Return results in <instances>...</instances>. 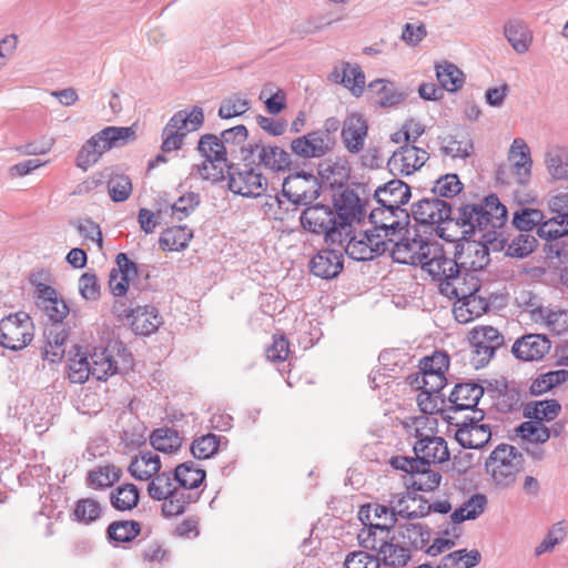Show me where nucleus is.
Masks as SVG:
<instances>
[{"label": "nucleus", "mask_w": 568, "mask_h": 568, "mask_svg": "<svg viewBox=\"0 0 568 568\" xmlns=\"http://www.w3.org/2000/svg\"><path fill=\"white\" fill-rule=\"evenodd\" d=\"M507 220V209L495 194L487 195L481 203L463 204L453 209L452 220L447 226L455 225L460 230L464 240L470 239L476 232L488 233L500 229Z\"/></svg>", "instance_id": "obj_1"}, {"label": "nucleus", "mask_w": 568, "mask_h": 568, "mask_svg": "<svg viewBox=\"0 0 568 568\" xmlns=\"http://www.w3.org/2000/svg\"><path fill=\"white\" fill-rule=\"evenodd\" d=\"M133 126H106L91 136L78 152L75 164L87 171L95 164L102 154L112 148H119L134 141Z\"/></svg>", "instance_id": "obj_2"}, {"label": "nucleus", "mask_w": 568, "mask_h": 568, "mask_svg": "<svg viewBox=\"0 0 568 568\" xmlns=\"http://www.w3.org/2000/svg\"><path fill=\"white\" fill-rule=\"evenodd\" d=\"M300 222L305 231L324 235L326 243L344 246L345 237L337 225L333 206L322 203L308 204L301 213Z\"/></svg>", "instance_id": "obj_3"}, {"label": "nucleus", "mask_w": 568, "mask_h": 568, "mask_svg": "<svg viewBox=\"0 0 568 568\" xmlns=\"http://www.w3.org/2000/svg\"><path fill=\"white\" fill-rule=\"evenodd\" d=\"M524 456L514 446L499 444L486 460V470L494 483L503 488L511 486L523 468Z\"/></svg>", "instance_id": "obj_4"}, {"label": "nucleus", "mask_w": 568, "mask_h": 568, "mask_svg": "<svg viewBox=\"0 0 568 568\" xmlns=\"http://www.w3.org/2000/svg\"><path fill=\"white\" fill-rule=\"evenodd\" d=\"M204 122V112L200 106H193L187 110L175 112L162 131V152L180 150L185 136L202 126Z\"/></svg>", "instance_id": "obj_5"}, {"label": "nucleus", "mask_w": 568, "mask_h": 568, "mask_svg": "<svg viewBox=\"0 0 568 568\" xmlns=\"http://www.w3.org/2000/svg\"><path fill=\"white\" fill-rule=\"evenodd\" d=\"M196 150L205 159L197 168L201 178L213 182L223 181L229 165L224 142L217 135L206 133L200 138Z\"/></svg>", "instance_id": "obj_6"}, {"label": "nucleus", "mask_w": 568, "mask_h": 568, "mask_svg": "<svg viewBox=\"0 0 568 568\" xmlns=\"http://www.w3.org/2000/svg\"><path fill=\"white\" fill-rule=\"evenodd\" d=\"M322 192V185L313 173L297 172L286 176L282 184V191L275 196L281 207L282 197L295 206H306L317 200Z\"/></svg>", "instance_id": "obj_7"}, {"label": "nucleus", "mask_w": 568, "mask_h": 568, "mask_svg": "<svg viewBox=\"0 0 568 568\" xmlns=\"http://www.w3.org/2000/svg\"><path fill=\"white\" fill-rule=\"evenodd\" d=\"M241 151L243 161L264 166L274 173L290 171L294 165L292 153L275 144L250 142Z\"/></svg>", "instance_id": "obj_8"}, {"label": "nucleus", "mask_w": 568, "mask_h": 568, "mask_svg": "<svg viewBox=\"0 0 568 568\" xmlns=\"http://www.w3.org/2000/svg\"><path fill=\"white\" fill-rule=\"evenodd\" d=\"M417 433V440L414 444L413 450L415 456H395V464L400 466L406 465L412 467L416 465H433L443 464L449 460L450 453L447 446V442L443 437L428 436Z\"/></svg>", "instance_id": "obj_9"}, {"label": "nucleus", "mask_w": 568, "mask_h": 568, "mask_svg": "<svg viewBox=\"0 0 568 568\" xmlns=\"http://www.w3.org/2000/svg\"><path fill=\"white\" fill-rule=\"evenodd\" d=\"M436 242H432L428 237L420 235L416 226L406 229V236L398 242L390 243V256L394 262L423 266L425 260L429 255L430 247Z\"/></svg>", "instance_id": "obj_10"}, {"label": "nucleus", "mask_w": 568, "mask_h": 568, "mask_svg": "<svg viewBox=\"0 0 568 568\" xmlns=\"http://www.w3.org/2000/svg\"><path fill=\"white\" fill-rule=\"evenodd\" d=\"M453 206L446 200L433 196L430 193L412 205V215L417 224L425 229L439 230V235L445 237V230L442 224H448L452 220Z\"/></svg>", "instance_id": "obj_11"}, {"label": "nucleus", "mask_w": 568, "mask_h": 568, "mask_svg": "<svg viewBox=\"0 0 568 568\" xmlns=\"http://www.w3.org/2000/svg\"><path fill=\"white\" fill-rule=\"evenodd\" d=\"M248 164L250 162L243 165L233 163L227 165L225 171L227 185L234 194L257 197L265 192L267 181L257 168H252Z\"/></svg>", "instance_id": "obj_12"}, {"label": "nucleus", "mask_w": 568, "mask_h": 568, "mask_svg": "<svg viewBox=\"0 0 568 568\" xmlns=\"http://www.w3.org/2000/svg\"><path fill=\"white\" fill-rule=\"evenodd\" d=\"M33 339V323L26 312H17L0 321V345L11 351L27 347Z\"/></svg>", "instance_id": "obj_13"}, {"label": "nucleus", "mask_w": 568, "mask_h": 568, "mask_svg": "<svg viewBox=\"0 0 568 568\" xmlns=\"http://www.w3.org/2000/svg\"><path fill=\"white\" fill-rule=\"evenodd\" d=\"M345 242V253L352 260L365 262L374 260L388 251L389 243H393V239L384 240L381 233L366 230L358 235H353L348 240L346 239Z\"/></svg>", "instance_id": "obj_14"}, {"label": "nucleus", "mask_w": 568, "mask_h": 568, "mask_svg": "<svg viewBox=\"0 0 568 568\" xmlns=\"http://www.w3.org/2000/svg\"><path fill=\"white\" fill-rule=\"evenodd\" d=\"M448 257L437 242L430 247L428 258L423 263L422 270L427 272L433 281L438 283V290L442 295H445L444 284L453 282L454 277L462 267L459 256Z\"/></svg>", "instance_id": "obj_15"}, {"label": "nucleus", "mask_w": 568, "mask_h": 568, "mask_svg": "<svg viewBox=\"0 0 568 568\" xmlns=\"http://www.w3.org/2000/svg\"><path fill=\"white\" fill-rule=\"evenodd\" d=\"M333 207L337 225H339L345 239L349 235L352 224L354 222L361 223L366 216V204H363L355 191L349 189L344 190L337 197H334Z\"/></svg>", "instance_id": "obj_16"}, {"label": "nucleus", "mask_w": 568, "mask_h": 568, "mask_svg": "<svg viewBox=\"0 0 568 568\" xmlns=\"http://www.w3.org/2000/svg\"><path fill=\"white\" fill-rule=\"evenodd\" d=\"M496 232L483 233L478 240H465V243L457 245L456 255L459 256L462 267L465 271L477 272L484 270L490 258L487 243L495 240Z\"/></svg>", "instance_id": "obj_17"}, {"label": "nucleus", "mask_w": 568, "mask_h": 568, "mask_svg": "<svg viewBox=\"0 0 568 568\" xmlns=\"http://www.w3.org/2000/svg\"><path fill=\"white\" fill-rule=\"evenodd\" d=\"M551 214V217L539 225L537 235L546 240L544 252L547 257L554 258L565 254V246L559 242V239L568 235V214Z\"/></svg>", "instance_id": "obj_18"}, {"label": "nucleus", "mask_w": 568, "mask_h": 568, "mask_svg": "<svg viewBox=\"0 0 568 568\" xmlns=\"http://www.w3.org/2000/svg\"><path fill=\"white\" fill-rule=\"evenodd\" d=\"M369 222L373 225L372 231L381 233L382 239L389 240L397 230L408 225L409 214L405 209L384 207L377 205L369 213Z\"/></svg>", "instance_id": "obj_19"}, {"label": "nucleus", "mask_w": 568, "mask_h": 568, "mask_svg": "<svg viewBox=\"0 0 568 568\" xmlns=\"http://www.w3.org/2000/svg\"><path fill=\"white\" fill-rule=\"evenodd\" d=\"M390 466L396 470H402L408 475L406 478V486L414 491H433L442 481L439 471L430 468V465H416L412 467L395 464V456L389 460Z\"/></svg>", "instance_id": "obj_20"}, {"label": "nucleus", "mask_w": 568, "mask_h": 568, "mask_svg": "<svg viewBox=\"0 0 568 568\" xmlns=\"http://www.w3.org/2000/svg\"><path fill=\"white\" fill-rule=\"evenodd\" d=\"M428 159L429 155L424 149L405 144L393 153L387 165L390 172L409 175L419 170Z\"/></svg>", "instance_id": "obj_21"}, {"label": "nucleus", "mask_w": 568, "mask_h": 568, "mask_svg": "<svg viewBox=\"0 0 568 568\" xmlns=\"http://www.w3.org/2000/svg\"><path fill=\"white\" fill-rule=\"evenodd\" d=\"M290 148L292 154L302 160L321 159L333 150L315 130L293 139Z\"/></svg>", "instance_id": "obj_22"}, {"label": "nucleus", "mask_w": 568, "mask_h": 568, "mask_svg": "<svg viewBox=\"0 0 568 568\" xmlns=\"http://www.w3.org/2000/svg\"><path fill=\"white\" fill-rule=\"evenodd\" d=\"M551 347V342L544 334H526L516 339L511 352L520 361L534 362L541 359Z\"/></svg>", "instance_id": "obj_23"}, {"label": "nucleus", "mask_w": 568, "mask_h": 568, "mask_svg": "<svg viewBox=\"0 0 568 568\" xmlns=\"http://www.w3.org/2000/svg\"><path fill=\"white\" fill-rule=\"evenodd\" d=\"M313 275L331 280L336 277L344 267V255L339 248H324L318 251L310 262Z\"/></svg>", "instance_id": "obj_24"}, {"label": "nucleus", "mask_w": 568, "mask_h": 568, "mask_svg": "<svg viewBox=\"0 0 568 568\" xmlns=\"http://www.w3.org/2000/svg\"><path fill=\"white\" fill-rule=\"evenodd\" d=\"M397 521L396 517H388V521L382 520L376 521L371 527H365L358 534V540L363 548L374 550L378 552L385 545L395 540V536L392 534V529L395 527Z\"/></svg>", "instance_id": "obj_25"}, {"label": "nucleus", "mask_w": 568, "mask_h": 568, "mask_svg": "<svg viewBox=\"0 0 568 568\" xmlns=\"http://www.w3.org/2000/svg\"><path fill=\"white\" fill-rule=\"evenodd\" d=\"M483 395L484 387L478 383L469 382L456 384L448 397L450 405L447 407V412L452 414L474 409L477 407Z\"/></svg>", "instance_id": "obj_26"}, {"label": "nucleus", "mask_w": 568, "mask_h": 568, "mask_svg": "<svg viewBox=\"0 0 568 568\" xmlns=\"http://www.w3.org/2000/svg\"><path fill=\"white\" fill-rule=\"evenodd\" d=\"M412 196L410 187L402 180L394 179L379 185L374 192L377 205L384 207L403 209Z\"/></svg>", "instance_id": "obj_27"}, {"label": "nucleus", "mask_w": 568, "mask_h": 568, "mask_svg": "<svg viewBox=\"0 0 568 568\" xmlns=\"http://www.w3.org/2000/svg\"><path fill=\"white\" fill-rule=\"evenodd\" d=\"M118 267H113L109 275V287L114 296H123L129 288V282L138 276V266L125 253L115 257Z\"/></svg>", "instance_id": "obj_28"}, {"label": "nucleus", "mask_w": 568, "mask_h": 568, "mask_svg": "<svg viewBox=\"0 0 568 568\" xmlns=\"http://www.w3.org/2000/svg\"><path fill=\"white\" fill-rule=\"evenodd\" d=\"M452 426L457 427L455 432V439L464 448L480 449L491 439L493 434L489 424L471 426L459 424V420L455 418Z\"/></svg>", "instance_id": "obj_29"}, {"label": "nucleus", "mask_w": 568, "mask_h": 568, "mask_svg": "<svg viewBox=\"0 0 568 568\" xmlns=\"http://www.w3.org/2000/svg\"><path fill=\"white\" fill-rule=\"evenodd\" d=\"M367 130L368 126L363 115L352 113L345 119L342 139L348 152L358 153L363 149Z\"/></svg>", "instance_id": "obj_30"}, {"label": "nucleus", "mask_w": 568, "mask_h": 568, "mask_svg": "<svg viewBox=\"0 0 568 568\" xmlns=\"http://www.w3.org/2000/svg\"><path fill=\"white\" fill-rule=\"evenodd\" d=\"M479 288L480 281L478 276L460 268L453 282L444 284V296H447L449 300L455 298L459 302L463 298H469L470 296L477 295Z\"/></svg>", "instance_id": "obj_31"}, {"label": "nucleus", "mask_w": 568, "mask_h": 568, "mask_svg": "<svg viewBox=\"0 0 568 568\" xmlns=\"http://www.w3.org/2000/svg\"><path fill=\"white\" fill-rule=\"evenodd\" d=\"M508 160L511 163L517 183H526L531 174L532 161L530 150L524 139L517 138L513 141Z\"/></svg>", "instance_id": "obj_32"}, {"label": "nucleus", "mask_w": 568, "mask_h": 568, "mask_svg": "<svg viewBox=\"0 0 568 568\" xmlns=\"http://www.w3.org/2000/svg\"><path fill=\"white\" fill-rule=\"evenodd\" d=\"M131 318V328L135 334L149 336L161 325V316L154 306H136L126 314Z\"/></svg>", "instance_id": "obj_33"}, {"label": "nucleus", "mask_w": 568, "mask_h": 568, "mask_svg": "<svg viewBox=\"0 0 568 568\" xmlns=\"http://www.w3.org/2000/svg\"><path fill=\"white\" fill-rule=\"evenodd\" d=\"M368 92L375 97V103L382 108L399 104L405 94L397 90L394 82L385 79H376L368 84Z\"/></svg>", "instance_id": "obj_34"}, {"label": "nucleus", "mask_w": 568, "mask_h": 568, "mask_svg": "<svg viewBox=\"0 0 568 568\" xmlns=\"http://www.w3.org/2000/svg\"><path fill=\"white\" fill-rule=\"evenodd\" d=\"M336 82H341L354 97H361L365 90V74L358 64L343 63V69L332 73Z\"/></svg>", "instance_id": "obj_35"}, {"label": "nucleus", "mask_w": 568, "mask_h": 568, "mask_svg": "<svg viewBox=\"0 0 568 568\" xmlns=\"http://www.w3.org/2000/svg\"><path fill=\"white\" fill-rule=\"evenodd\" d=\"M199 499L200 493H191L176 487L163 499L162 515L166 518L179 516L185 511L187 505L196 503Z\"/></svg>", "instance_id": "obj_36"}, {"label": "nucleus", "mask_w": 568, "mask_h": 568, "mask_svg": "<svg viewBox=\"0 0 568 568\" xmlns=\"http://www.w3.org/2000/svg\"><path fill=\"white\" fill-rule=\"evenodd\" d=\"M160 469V457L152 452H141L140 456L134 457L128 467L130 475L138 480H149Z\"/></svg>", "instance_id": "obj_37"}, {"label": "nucleus", "mask_w": 568, "mask_h": 568, "mask_svg": "<svg viewBox=\"0 0 568 568\" xmlns=\"http://www.w3.org/2000/svg\"><path fill=\"white\" fill-rule=\"evenodd\" d=\"M504 34L517 53L523 54L528 51L532 37L524 21L509 20L504 27Z\"/></svg>", "instance_id": "obj_38"}, {"label": "nucleus", "mask_w": 568, "mask_h": 568, "mask_svg": "<svg viewBox=\"0 0 568 568\" xmlns=\"http://www.w3.org/2000/svg\"><path fill=\"white\" fill-rule=\"evenodd\" d=\"M561 412V405L557 399H544L529 402L524 406V417L538 422H551Z\"/></svg>", "instance_id": "obj_39"}, {"label": "nucleus", "mask_w": 568, "mask_h": 568, "mask_svg": "<svg viewBox=\"0 0 568 568\" xmlns=\"http://www.w3.org/2000/svg\"><path fill=\"white\" fill-rule=\"evenodd\" d=\"M205 477V470L199 468L192 460L181 463L175 467L176 483L184 490H192L200 487Z\"/></svg>", "instance_id": "obj_40"}, {"label": "nucleus", "mask_w": 568, "mask_h": 568, "mask_svg": "<svg viewBox=\"0 0 568 568\" xmlns=\"http://www.w3.org/2000/svg\"><path fill=\"white\" fill-rule=\"evenodd\" d=\"M376 557L384 567L402 568L408 564L412 555L408 548L392 540L376 552Z\"/></svg>", "instance_id": "obj_41"}, {"label": "nucleus", "mask_w": 568, "mask_h": 568, "mask_svg": "<svg viewBox=\"0 0 568 568\" xmlns=\"http://www.w3.org/2000/svg\"><path fill=\"white\" fill-rule=\"evenodd\" d=\"M486 506V495L480 493L474 494L460 507L456 508L452 513L450 519L454 524H462L465 520L476 519L485 511Z\"/></svg>", "instance_id": "obj_42"}, {"label": "nucleus", "mask_w": 568, "mask_h": 568, "mask_svg": "<svg viewBox=\"0 0 568 568\" xmlns=\"http://www.w3.org/2000/svg\"><path fill=\"white\" fill-rule=\"evenodd\" d=\"M140 500V491L134 484H124L116 487L110 494L112 507L119 511L134 509Z\"/></svg>", "instance_id": "obj_43"}, {"label": "nucleus", "mask_w": 568, "mask_h": 568, "mask_svg": "<svg viewBox=\"0 0 568 568\" xmlns=\"http://www.w3.org/2000/svg\"><path fill=\"white\" fill-rule=\"evenodd\" d=\"M436 77L443 90L456 92L465 81L463 71L450 62H443L436 65Z\"/></svg>", "instance_id": "obj_44"}, {"label": "nucleus", "mask_w": 568, "mask_h": 568, "mask_svg": "<svg viewBox=\"0 0 568 568\" xmlns=\"http://www.w3.org/2000/svg\"><path fill=\"white\" fill-rule=\"evenodd\" d=\"M89 363L91 375L99 381H105L109 376L118 373V363L108 349L95 351Z\"/></svg>", "instance_id": "obj_45"}, {"label": "nucleus", "mask_w": 568, "mask_h": 568, "mask_svg": "<svg viewBox=\"0 0 568 568\" xmlns=\"http://www.w3.org/2000/svg\"><path fill=\"white\" fill-rule=\"evenodd\" d=\"M545 162L549 174L556 180L568 178V149L551 146L547 150Z\"/></svg>", "instance_id": "obj_46"}, {"label": "nucleus", "mask_w": 568, "mask_h": 568, "mask_svg": "<svg viewBox=\"0 0 568 568\" xmlns=\"http://www.w3.org/2000/svg\"><path fill=\"white\" fill-rule=\"evenodd\" d=\"M418 406L420 410L425 414H435L440 413L444 419L447 420L449 425L454 424L455 416L450 415L447 412V407L445 408V397L442 394L430 393L422 390L417 397Z\"/></svg>", "instance_id": "obj_47"}, {"label": "nucleus", "mask_w": 568, "mask_h": 568, "mask_svg": "<svg viewBox=\"0 0 568 568\" xmlns=\"http://www.w3.org/2000/svg\"><path fill=\"white\" fill-rule=\"evenodd\" d=\"M102 515L100 503L93 498H81L75 501L74 509L70 515L71 520L90 525L98 520Z\"/></svg>", "instance_id": "obj_48"}, {"label": "nucleus", "mask_w": 568, "mask_h": 568, "mask_svg": "<svg viewBox=\"0 0 568 568\" xmlns=\"http://www.w3.org/2000/svg\"><path fill=\"white\" fill-rule=\"evenodd\" d=\"M568 371L558 369L539 374L530 384L529 393L532 396H540L556 386L567 382Z\"/></svg>", "instance_id": "obj_49"}, {"label": "nucleus", "mask_w": 568, "mask_h": 568, "mask_svg": "<svg viewBox=\"0 0 568 568\" xmlns=\"http://www.w3.org/2000/svg\"><path fill=\"white\" fill-rule=\"evenodd\" d=\"M459 302L462 305L456 307L454 313L456 320L460 323H467L474 317L480 316L489 307L488 301L478 295L470 296L469 298H463Z\"/></svg>", "instance_id": "obj_50"}, {"label": "nucleus", "mask_w": 568, "mask_h": 568, "mask_svg": "<svg viewBox=\"0 0 568 568\" xmlns=\"http://www.w3.org/2000/svg\"><path fill=\"white\" fill-rule=\"evenodd\" d=\"M192 236V232L185 226H176L165 230L159 243L163 251H181L187 246Z\"/></svg>", "instance_id": "obj_51"}, {"label": "nucleus", "mask_w": 568, "mask_h": 568, "mask_svg": "<svg viewBox=\"0 0 568 568\" xmlns=\"http://www.w3.org/2000/svg\"><path fill=\"white\" fill-rule=\"evenodd\" d=\"M141 532V524L135 520L112 521L106 528V536L115 542H130Z\"/></svg>", "instance_id": "obj_52"}, {"label": "nucleus", "mask_w": 568, "mask_h": 568, "mask_svg": "<svg viewBox=\"0 0 568 568\" xmlns=\"http://www.w3.org/2000/svg\"><path fill=\"white\" fill-rule=\"evenodd\" d=\"M148 485V494L154 500H163L168 495H170L171 490H174L175 487V471L173 475L170 471H158Z\"/></svg>", "instance_id": "obj_53"}, {"label": "nucleus", "mask_w": 568, "mask_h": 568, "mask_svg": "<svg viewBox=\"0 0 568 568\" xmlns=\"http://www.w3.org/2000/svg\"><path fill=\"white\" fill-rule=\"evenodd\" d=\"M463 191V183L455 173H447L439 176L429 193L438 199H452Z\"/></svg>", "instance_id": "obj_54"}, {"label": "nucleus", "mask_w": 568, "mask_h": 568, "mask_svg": "<svg viewBox=\"0 0 568 568\" xmlns=\"http://www.w3.org/2000/svg\"><path fill=\"white\" fill-rule=\"evenodd\" d=\"M398 514L385 505L379 504H366L361 506L358 510V519L365 527H371V525H375L376 521L388 520V517H396Z\"/></svg>", "instance_id": "obj_55"}, {"label": "nucleus", "mask_w": 568, "mask_h": 568, "mask_svg": "<svg viewBox=\"0 0 568 568\" xmlns=\"http://www.w3.org/2000/svg\"><path fill=\"white\" fill-rule=\"evenodd\" d=\"M150 444L155 450L172 453L181 446V438L174 429L159 428L152 432Z\"/></svg>", "instance_id": "obj_56"}, {"label": "nucleus", "mask_w": 568, "mask_h": 568, "mask_svg": "<svg viewBox=\"0 0 568 568\" xmlns=\"http://www.w3.org/2000/svg\"><path fill=\"white\" fill-rule=\"evenodd\" d=\"M544 223V213L537 209L524 207L514 214L513 224L518 232L530 233Z\"/></svg>", "instance_id": "obj_57"}, {"label": "nucleus", "mask_w": 568, "mask_h": 568, "mask_svg": "<svg viewBox=\"0 0 568 568\" xmlns=\"http://www.w3.org/2000/svg\"><path fill=\"white\" fill-rule=\"evenodd\" d=\"M517 435L523 439L529 440L535 444H544L550 438V429L542 425L541 422L530 419L523 422L516 428Z\"/></svg>", "instance_id": "obj_58"}, {"label": "nucleus", "mask_w": 568, "mask_h": 568, "mask_svg": "<svg viewBox=\"0 0 568 568\" xmlns=\"http://www.w3.org/2000/svg\"><path fill=\"white\" fill-rule=\"evenodd\" d=\"M440 152L443 155L452 158H468L473 151V142L470 140H457L456 136H438Z\"/></svg>", "instance_id": "obj_59"}, {"label": "nucleus", "mask_w": 568, "mask_h": 568, "mask_svg": "<svg viewBox=\"0 0 568 568\" xmlns=\"http://www.w3.org/2000/svg\"><path fill=\"white\" fill-rule=\"evenodd\" d=\"M251 108V101L239 94L224 98L219 108V116L229 120L244 114Z\"/></svg>", "instance_id": "obj_60"}, {"label": "nucleus", "mask_w": 568, "mask_h": 568, "mask_svg": "<svg viewBox=\"0 0 568 568\" xmlns=\"http://www.w3.org/2000/svg\"><path fill=\"white\" fill-rule=\"evenodd\" d=\"M538 241L531 233L519 232L508 244L507 254L511 257L523 258L537 247Z\"/></svg>", "instance_id": "obj_61"}, {"label": "nucleus", "mask_w": 568, "mask_h": 568, "mask_svg": "<svg viewBox=\"0 0 568 568\" xmlns=\"http://www.w3.org/2000/svg\"><path fill=\"white\" fill-rule=\"evenodd\" d=\"M219 447L220 437L210 433L193 440L191 453L196 459H207L217 453Z\"/></svg>", "instance_id": "obj_62"}, {"label": "nucleus", "mask_w": 568, "mask_h": 568, "mask_svg": "<svg viewBox=\"0 0 568 568\" xmlns=\"http://www.w3.org/2000/svg\"><path fill=\"white\" fill-rule=\"evenodd\" d=\"M108 192L113 202H123L132 193V182L128 175L112 174L108 181Z\"/></svg>", "instance_id": "obj_63"}, {"label": "nucleus", "mask_w": 568, "mask_h": 568, "mask_svg": "<svg viewBox=\"0 0 568 568\" xmlns=\"http://www.w3.org/2000/svg\"><path fill=\"white\" fill-rule=\"evenodd\" d=\"M447 561H452L450 566L454 568H473L479 565L481 555L477 549H459L448 554Z\"/></svg>", "instance_id": "obj_64"}]
</instances>
